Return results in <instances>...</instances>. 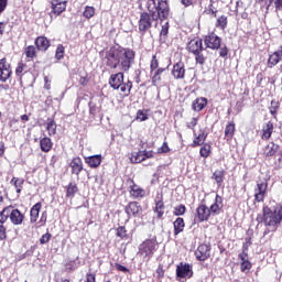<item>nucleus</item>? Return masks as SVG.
Segmentation results:
<instances>
[{"label": "nucleus", "instance_id": "nucleus-46", "mask_svg": "<svg viewBox=\"0 0 282 282\" xmlns=\"http://www.w3.org/2000/svg\"><path fill=\"white\" fill-rule=\"evenodd\" d=\"M205 14H207L208 17H214V19H217V9L215 8V4H213V2L208 6L207 9H205Z\"/></svg>", "mask_w": 282, "mask_h": 282}, {"label": "nucleus", "instance_id": "nucleus-4", "mask_svg": "<svg viewBox=\"0 0 282 282\" xmlns=\"http://www.w3.org/2000/svg\"><path fill=\"white\" fill-rule=\"evenodd\" d=\"M8 218L13 226H21L25 220V215H23L21 210L14 208L13 205H9L0 212V241H6V239H8V229L3 225L8 221Z\"/></svg>", "mask_w": 282, "mask_h": 282}, {"label": "nucleus", "instance_id": "nucleus-1", "mask_svg": "<svg viewBox=\"0 0 282 282\" xmlns=\"http://www.w3.org/2000/svg\"><path fill=\"white\" fill-rule=\"evenodd\" d=\"M145 8L148 12H141L138 21V29L142 35L151 31L153 23L158 25V21H166L171 14L169 0H148Z\"/></svg>", "mask_w": 282, "mask_h": 282}, {"label": "nucleus", "instance_id": "nucleus-47", "mask_svg": "<svg viewBox=\"0 0 282 282\" xmlns=\"http://www.w3.org/2000/svg\"><path fill=\"white\" fill-rule=\"evenodd\" d=\"M55 58L57 61H62V58H65V46L63 44H59L55 52Z\"/></svg>", "mask_w": 282, "mask_h": 282}, {"label": "nucleus", "instance_id": "nucleus-48", "mask_svg": "<svg viewBox=\"0 0 282 282\" xmlns=\"http://www.w3.org/2000/svg\"><path fill=\"white\" fill-rule=\"evenodd\" d=\"M174 215H175V217L186 215V205L181 204V205L174 207Z\"/></svg>", "mask_w": 282, "mask_h": 282}, {"label": "nucleus", "instance_id": "nucleus-39", "mask_svg": "<svg viewBox=\"0 0 282 282\" xmlns=\"http://www.w3.org/2000/svg\"><path fill=\"white\" fill-rule=\"evenodd\" d=\"M213 152V147L209 143H205L199 149L200 158H210V153Z\"/></svg>", "mask_w": 282, "mask_h": 282}, {"label": "nucleus", "instance_id": "nucleus-59", "mask_svg": "<svg viewBox=\"0 0 282 282\" xmlns=\"http://www.w3.org/2000/svg\"><path fill=\"white\" fill-rule=\"evenodd\" d=\"M142 153H143L144 160H150L151 158H154V152L152 150L150 151L143 150Z\"/></svg>", "mask_w": 282, "mask_h": 282}, {"label": "nucleus", "instance_id": "nucleus-40", "mask_svg": "<svg viewBox=\"0 0 282 282\" xmlns=\"http://www.w3.org/2000/svg\"><path fill=\"white\" fill-rule=\"evenodd\" d=\"M164 72H166V68L162 67L154 70V74L152 76V85L156 86L158 83L162 80V74H164Z\"/></svg>", "mask_w": 282, "mask_h": 282}, {"label": "nucleus", "instance_id": "nucleus-29", "mask_svg": "<svg viewBox=\"0 0 282 282\" xmlns=\"http://www.w3.org/2000/svg\"><path fill=\"white\" fill-rule=\"evenodd\" d=\"M24 56L28 61H34L39 56V48L34 45H28L24 47Z\"/></svg>", "mask_w": 282, "mask_h": 282}, {"label": "nucleus", "instance_id": "nucleus-30", "mask_svg": "<svg viewBox=\"0 0 282 282\" xmlns=\"http://www.w3.org/2000/svg\"><path fill=\"white\" fill-rule=\"evenodd\" d=\"M278 151H279V144L271 142L270 144L264 147L263 155L264 158H274Z\"/></svg>", "mask_w": 282, "mask_h": 282}, {"label": "nucleus", "instance_id": "nucleus-44", "mask_svg": "<svg viewBox=\"0 0 282 282\" xmlns=\"http://www.w3.org/2000/svg\"><path fill=\"white\" fill-rule=\"evenodd\" d=\"M135 120H139L140 122L149 120V110H138Z\"/></svg>", "mask_w": 282, "mask_h": 282}, {"label": "nucleus", "instance_id": "nucleus-37", "mask_svg": "<svg viewBox=\"0 0 282 282\" xmlns=\"http://www.w3.org/2000/svg\"><path fill=\"white\" fill-rule=\"evenodd\" d=\"M116 237L121 239V241H126L127 239H129V232L127 230V227L126 226H119L116 229Z\"/></svg>", "mask_w": 282, "mask_h": 282}, {"label": "nucleus", "instance_id": "nucleus-56", "mask_svg": "<svg viewBox=\"0 0 282 282\" xmlns=\"http://www.w3.org/2000/svg\"><path fill=\"white\" fill-rule=\"evenodd\" d=\"M169 22H165L161 28L160 36H169Z\"/></svg>", "mask_w": 282, "mask_h": 282}, {"label": "nucleus", "instance_id": "nucleus-61", "mask_svg": "<svg viewBox=\"0 0 282 282\" xmlns=\"http://www.w3.org/2000/svg\"><path fill=\"white\" fill-rule=\"evenodd\" d=\"M44 89H52V80H50V77L47 76L44 77Z\"/></svg>", "mask_w": 282, "mask_h": 282}, {"label": "nucleus", "instance_id": "nucleus-55", "mask_svg": "<svg viewBox=\"0 0 282 282\" xmlns=\"http://www.w3.org/2000/svg\"><path fill=\"white\" fill-rule=\"evenodd\" d=\"M279 109V102L272 100L271 107H270V113L271 116H276V110Z\"/></svg>", "mask_w": 282, "mask_h": 282}, {"label": "nucleus", "instance_id": "nucleus-24", "mask_svg": "<svg viewBox=\"0 0 282 282\" xmlns=\"http://www.w3.org/2000/svg\"><path fill=\"white\" fill-rule=\"evenodd\" d=\"M236 132H237V126L235 124V121H229L225 127L224 139L227 140V142H230V140L235 138Z\"/></svg>", "mask_w": 282, "mask_h": 282}, {"label": "nucleus", "instance_id": "nucleus-22", "mask_svg": "<svg viewBox=\"0 0 282 282\" xmlns=\"http://www.w3.org/2000/svg\"><path fill=\"white\" fill-rule=\"evenodd\" d=\"M238 259L241 261L240 262V271L248 274V272H250V270H252V262H250V260H248V252L239 253Z\"/></svg>", "mask_w": 282, "mask_h": 282}, {"label": "nucleus", "instance_id": "nucleus-31", "mask_svg": "<svg viewBox=\"0 0 282 282\" xmlns=\"http://www.w3.org/2000/svg\"><path fill=\"white\" fill-rule=\"evenodd\" d=\"M166 207H165V205H164V199L162 198V196H161V198L159 199V200H155V206H154V208H153V210H154V213L156 214V217L159 218V219H163V217H164V209H165Z\"/></svg>", "mask_w": 282, "mask_h": 282}, {"label": "nucleus", "instance_id": "nucleus-26", "mask_svg": "<svg viewBox=\"0 0 282 282\" xmlns=\"http://www.w3.org/2000/svg\"><path fill=\"white\" fill-rule=\"evenodd\" d=\"M28 72H30L28 64L23 61H20L15 67V76L18 78H20V80H21V79H23V76H25V74H28Z\"/></svg>", "mask_w": 282, "mask_h": 282}, {"label": "nucleus", "instance_id": "nucleus-20", "mask_svg": "<svg viewBox=\"0 0 282 282\" xmlns=\"http://www.w3.org/2000/svg\"><path fill=\"white\" fill-rule=\"evenodd\" d=\"M268 193V183H258L254 189V200L258 203L264 202Z\"/></svg>", "mask_w": 282, "mask_h": 282}, {"label": "nucleus", "instance_id": "nucleus-64", "mask_svg": "<svg viewBox=\"0 0 282 282\" xmlns=\"http://www.w3.org/2000/svg\"><path fill=\"white\" fill-rule=\"evenodd\" d=\"M275 10H282V0H275L274 1Z\"/></svg>", "mask_w": 282, "mask_h": 282}, {"label": "nucleus", "instance_id": "nucleus-33", "mask_svg": "<svg viewBox=\"0 0 282 282\" xmlns=\"http://www.w3.org/2000/svg\"><path fill=\"white\" fill-rule=\"evenodd\" d=\"M174 226V235L177 237L181 232H184V228H186V223H184V218L178 217L173 221Z\"/></svg>", "mask_w": 282, "mask_h": 282}, {"label": "nucleus", "instance_id": "nucleus-50", "mask_svg": "<svg viewBox=\"0 0 282 282\" xmlns=\"http://www.w3.org/2000/svg\"><path fill=\"white\" fill-rule=\"evenodd\" d=\"M165 270H164V265L159 264L156 268V279H159V281H162V279H164V274H165Z\"/></svg>", "mask_w": 282, "mask_h": 282}, {"label": "nucleus", "instance_id": "nucleus-35", "mask_svg": "<svg viewBox=\"0 0 282 282\" xmlns=\"http://www.w3.org/2000/svg\"><path fill=\"white\" fill-rule=\"evenodd\" d=\"M206 138H208V133H205L204 131L200 132L192 142L191 147L193 149L197 148V147H203V144H205L204 142H206Z\"/></svg>", "mask_w": 282, "mask_h": 282}, {"label": "nucleus", "instance_id": "nucleus-45", "mask_svg": "<svg viewBox=\"0 0 282 282\" xmlns=\"http://www.w3.org/2000/svg\"><path fill=\"white\" fill-rule=\"evenodd\" d=\"M155 69H160V61L158 59V55H153L150 62V72L153 74Z\"/></svg>", "mask_w": 282, "mask_h": 282}, {"label": "nucleus", "instance_id": "nucleus-53", "mask_svg": "<svg viewBox=\"0 0 282 282\" xmlns=\"http://www.w3.org/2000/svg\"><path fill=\"white\" fill-rule=\"evenodd\" d=\"M197 122H199V117H193L191 122H187V129H195L197 127Z\"/></svg>", "mask_w": 282, "mask_h": 282}, {"label": "nucleus", "instance_id": "nucleus-18", "mask_svg": "<svg viewBox=\"0 0 282 282\" xmlns=\"http://www.w3.org/2000/svg\"><path fill=\"white\" fill-rule=\"evenodd\" d=\"M69 166L72 175H76L77 177H79L80 173H83L85 169L83 164V159H80V156L73 158Z\"/></svg>", "mask_w": 282, "mask_h": 282}, {"label": "nucleus", "instance_id": "nucleus-3", "mask_svg": "<svg viewBox=\"0 0 282 282\" xmlns=\"http://www.w3.org/2000/svg\"><path fill=\"white\" fill-rule=\"evenodd\" d=\"M257 223L263 224V226L268 228L264 230L263 235L276 232L282 223V205L273 207V209L268 205H263L262 213L257 216Z\"/></svg>", "mask_w": 282, "mask_h": 282}, {"label": "nucleus", "instance_id": "nucleus-52", "mask_svg": "<svg viewBox=\"0 0 282 282\" xmlns=\"http://www.w3.org/2000/svg\"><path fill=\"white\" fill-rule=\"evenodd\" d=\"M219 56L220 58H228V54L230 52V50H228V46H223V47H219Z\"/></svg>", "mask_w": 282, "mask_h": 282}, {"label": "nucleus", "instance_id": "nucleus-25", "mask_svg": "<svg viewBox=\"0 0 282 282\" xmlns=\"http://www.w3.org/2000/svg\"><path fill=\"white\" fill-rule=\"evenodd\" d=\"M272 133H274V123L272 121H268L262 128L261 140H270V138H272Z\"/></svg>", "mask_w": 282, "mask_h": 282}, {"label": "nucleus", "instance_id": "nucleus-57", "mask_svg": "<svg viewBox=\"0 0 282 282\" xmlns=\"http://www.w3.org/2000/svg\"><path fill=\"white\" fill-rule=\"evenodd\" d=\"M198 0H181L182 6L185 8H191V6H195Z\"/></svg>", "mask_w": 282, "mask_h": 282}, {"label": "nucleus", "instance_id": "nucleus-36", "mask_svg": "<svg viewBox=\"0 0 282 282\" xmlns=\"http://www.w3.org/2000/svg\"><path fill=\"white\" fill-rule=\"evenodd\" d=\"M76 193H78V185L76 183H68L66 186V197L68 199H74Z\"/></svg>", "mask_w": 282, "mask_h": 282}, {"label": "nucleus", "instance_id": "nucleus-32", "mask_svg": "<svg viewBox=\"0 0 282 282\" xmlns=\"http://www.w3.org/2000/svg\"><path fill=\"white\" fill-rule=\"evenodd\" d=\"M212 180L216 182L217 186H221L224 180H226V170H216L212 175Z\"/></svg>", "mask_w": 282, "mask_h": 282}, {"label": "nucleus", "instance_id": "nucleus-5", "mask_svg": "<svg viewBox=\"0 0 282 282\" xmlns=\"http://www.w3.org/2000/svg\"><path fill=\"white\" fill-rule=\"evenodd\" d=\"M221 210H224V198L219 196V194H216L215 200L210 207L206 206V204L198 205L195 219L198 224H204V221H208L212 216L221 215Z\"/></svg>", "mask_w": 282, "mask_h": 282}, {"label": "nucleus", "instance_id": "nucleus-14", "mask_svg": "<svg viewBox=\"0 0 282 282\" xmlns=\"http://www.w3.org/2000/svg\"><path fill=\"white\" fill-rule=\"evenodd\" d=\"M67 10V1L61 0H52L51 1V19H56V17H61L63 12Z\"/></svg>", "mask_w": 282, "mask_h": 282}, {"label": "nucleus", "instance_id": "nucleus-17", "mask_svg": "<svg viewBox=\"0 0 282 282\" xmlns=\"http://www.w3.org/2000/svg\"><path fill=\"white\" fill-rule=\"evenodd\" d=\"M176 276L178 279H191L193 276V267L188 263L181 262L180 264L176 265Z\"/></svg>", "mask_w": 282, "mask_h": 282}, {"label": "nucleus", "instance_id": "nucleus-49", "mask_svg": "<svg viewBox=\"0 0 282 282\" xmlns=\"http://www.w3.org/2000/svg\"><path fill=\"white\" fill-rule=\"evenodd\" d=\"M66 272H74L78 265H76V260H70L65 263Z\"/></svg>", "mask_w": 282, "mask_h": 282}, {"label": "nucleus", "instance_id": "nucleus-63", "mask_svg": "<svg viewBox=\"0 0 282 282\" xmlns=\"http://www.w3.org/2000/svg\"><path fill=\"white\" fill-rule=\"evenodd\" d=\"M0 91H10V86L6 83L0 84Z\"/></svg>", "mask_w": 282, "mask_h": 282}, {"label": "nucleus", "instance_id": "nucleus-2", "mask_svg": "<svg viewBox=\"0 0 282 282\" xmlns=\"http://www.w3.org/2000/svg\"><path fill=\"white\" fill-rule=\"evenodd\" d=\"M104 61L109 69L121 67L122 72H129L135 61V51L122 46H112L106 52Z\"/></svg>", "mask_w": 282, "mask_h": 282}, {"label": "nucleus", "instance_id": "nucleus-10", "mask_svg": "<svg viewBox=\"0 0 282 282\" xmlns=\"http://www.w3.org/2000/svg\"><path fill=\"white\" fill-rule=\"evenodd\" d=\"M127 184H129L128 193L131 199H144V197H147V189L140 187L133 178H128Z\"/></svg>", "mask_w": 282, "mask_h": 282}, {"label": "nucleus", "instance_id": "nucleus-19", "mask_svg": "<svg viewBox=\"0 0 282 282\" xmlns=\"http://www.w3.org/2000/svg\"><path fill=\"white\" fill-rule=\"evenodd\" d=\"M34 45L37 52H47L52 45V42L45 35H40L35 39Z\"/></svg>", "mask_w": 282, "mask_h": 282}, {"label": "nucleus", "instance_id": "nucleus-62", "mask_svg": "<svg viewBox=\"0 0 282 282\" xmlns=\"http://www.w3.org/2000/svg\"><path fill=\"white\" fill-rule=\"evenodd\" d=\"M88 84H89V78L87 76L79 78V85H82V87H87Z\"/></svg>", "mask_w": 282, "mask_h": 282}, {"label": "nucleus", "instance_id": "nucleus-60", "mask_svg": "<svg viewBox=\"0 0 282 282\" xmlns=\"http://www.w3.org/2000/svg\"><path fill=\"white\" fill-rule=\"evenodd\" d=\"M6 8H8V0H0V14L6 12Z\"/></svg>", "mask_w": 282, "mask_h": 282}, {"label": "nucleus", "instance_id": "nucleus-9", "mask_svg": "<svg viewBox=\"0 0 282 282\" xmlns=\"http://www.w3.org/2000/svg\"><path fill=\"white\" fill-rule=\"evenodd\" d=\"M41 208H43V203L39 202L30 209V224L35 225V228H43L47 224V212H43L41 215ZM39 215H41L40 220Z\"/></svg>", "mask_w": 282, "mask_h": 282}, {"label": "nucleus", "instance_id": "nucleus-41", "mask_svg": "<svg viewBox=\"0 0 282 282\" xmlns=\"http://www.w3.org/2000/svg\"><path fill=\"white\" fill-rule=\"evenodd\" d=\"M215 28H218V30H226V28H228V17H226V15H220V17L216 20Z\"/></svg>", "mask_w": 282, "mask_h": 282}, {"label": "nucleus", "instance_id": "nucleus-34", "mask_svg": "<svg viewBox=\"0 0 282 282\" xmlns=\"http://www.w3.org/2000/svg\"><path fill=\"white\" fill-rule=\"evenodd\" d=\"M10 184L14 186L15 193L18 195H21V192L23 191V185L25 184V180L13 176Z\"/></svg>", "mask_w": 282, "mask_h": 282}, {"label": "nucleus", "instance_id": "nucleus-42", "mask_svg": "<svg viewBox=\"0 0 282 282\" xmlns=\"http://www.w3.org/2000/svg\"><path fill=\"white\" fill-rule=\"evenodd\" d=\"M130 161L132 164H140L141 162H144V152L139 151L137 153H132Z\"/></svg>", "mask_w": 282, "mask_h": 282}, {"label": "nucleus", "instance_id": "nucleus-12", "mask_svg": "<svg viewBox=\"0 0 282 282\" xmlns=\"http://www.w3.org/2000/svg\"><path fill=\"white\" fill-rule=\"evenodd\" d=\"M210 250H213L210 243L203 242L198 245L194 252L196 261H208V258L210 257Z\"/></svg>", "mask_w": 282, "mask_h": 282}, {"label": "nucleus", "instance_id": "nucleus-23", "mask_svg": "<svg viewBox=\"0 0 282 282\" xmlns=\"http://www.w3.org/2000/svg\"><path fill=\"white\" fill-rule=\"evenodd\" d=\"M86 164H88L89 169H98L100 164H102V155L95 154L91 156L85 158Z\"/></svg>", "mask_w": 282, "mask_h": 282}, {"label": "nucleus", "instance_id": "nucleus-43", "mask_svg": "<svg viewBox=\"0 0 282 282\" xmlns=\"http://www.w3.org/2000/svg\"><path fill=\"white\" fill-rule=\"evenodd\" d=\"M96 15V8L94 7H85V10L83 12V17H85V19H91Z\"/></svg>", "mask_w": 282, "mask_h": 282}, {"label": "nucleus", "instance_id": "nucleus-58", "mask_svg": "<svg viewBox=\"0 0 282 282\" xmlns=\"http://www.w3.org/2000/svg\"><path fill=\"white\" fill-rule=\"evenodd\" d=\"M115 268H116V270H118V272H123L124 274H127V272H129V269H127V267H124L120 263H116Z\"/></svg>", "mask_w": 282, "mask_h": 282}, {"label": "nucleus", "instance_id": "nucleus-8", "mask_svg": "<svg viewBox=\"0 0 282 282\" xmlns=\"http://www.w3.org/2000/svg\"><path fill=\"white\" fill-rule=\"evenodd\" d=\"M158 237L154 236L152 238L145 239L142 243L139 245L138 254L139 257H143V259H148V261H150V259H153V254L158 252Z\"/></svg>", "mask_w": 282, "mask_h": 282}, {"label": "nucleus", "instance_id": "nucleus-51", "mask_svg": "<svg viewBox=\"0 0 282 282\" xmlns=\"http://www.w3.org/2000/svg\"><path fill=\"white\" fill-rule=\"evenodd\" d=\"M51 239H52V234L46 232V234L42 235V237L40 238L41 246H45V243H50Z\"/></svg>", "mask_w": 282, "mask_h": 282}, {"label": "nucleus", "instance_id": "nucleus-54", "mask_svg": "<svg viewBox=\"0 0 282 282\" xmlns=\"http://www.w3.org/2000/svg\"><path fill=\"white\" fill-rule=\"evenodd\" d=\"M170 152H171V148H169L167 142H163L162 147L158 149V153H170Z\"/></svg>", "mask_w": 282, "mask_h": 282}, {"label": "nucleus", "instance_id": "nucleus-28", "mask_svg": "<svg viewBox=\"0 0 282 282\" xmlns=\"http://www.w3.org/2000/svg\"><path fill=\"white\" fill-rule=\"evenodd\" d=\"M53 147L54 143L52 142V139L50 137H44L40 140V149L43 153H50Z\"/></svg>", "mask_w": 282, "mask_h": 282}, {"label": "nucleus", "instance_id": "nucleus-15", "mask_svg": "<svg viewBox=\"0 0 282 282\" xmlns=\"http://www.w3.org/2000/svg\"><path fill=\"white\" fill-rule=\"evenodd\" d=\"M171 74L175 80H184V78H186V65L184 62L180 61L175 63Z\"/></svg>", "mask_w": 282, "mask_h": 282}, {"label": "nucleus", "instance_id": "nucleus-21", "mask_svg": "<svg viewBox=\"0 0 282 282\" xmlns=\"http://www.w3.org/2000/svg\"><path fill=\"white\" fill-rule=\"evenodd\" d=\"M280 61H282V45L278 48V51L269 55L267 67H269V69H272L273 67H276V64Z\"/></svg>", "mask_w": 282, "mask_h": 282}, {"label": "nucleus", "instance_id": "nucleus-6", "mask_svg": "<svg viewBox=\"0 0 282 282\" xmlns=\"http://www.w3.org/2000/svg\"><path fill=\"white\" fill-rule=\"evenodd\" d=\"M186 50L189 54L195 56L196 65H206L208 57L204 55L206 48L204 47V40H202V37H194L186 45Z\"/></svg>", "mask_w": 282, "mask_h": 282}, {"label": "nucleus", "instance_id": "nucleus-13", "mask_svg": "<svg viewBox=\"0 0 282 282\" xmlns=\"http://www.w3.org/2000/svg\"><path fill=\"white\" fill-rule=\"evenodd\" d=\"M204 43L208 50H219V47H221V37L215 32H209L204 36Z\"/></svg>", "mask_w": 282, "mask_h": 282}, {"label": "nucleus", "instance_id": "nucleus-27", "mask_svg": "<svg viewBox=\"0 0 282 282\" xmlns=\"http://www.w3.org/2000/svg\"><path fill=\"white\" fill-rule=\"evenodd\" d=\"M208 105V99L206 97L196 98L192 104L193 111H203Z\"/></svg>", "mask_w": 282, "mask_h": 282}, {"label": "nucleus", "instance_id": "nucleus-7", "mask_svg": "<svg viewBox=\"0 0 282 282\" xmlns=\"http://www.w3.org/2000/svg\"><path fill=\"white\" fill-rule=\"evenodd\" d=\"M109 85L112 89H120L123 98L131 96V89H133V82H124V73H116L110 75Z\"/></svg>", "mask_w": 282, "mask_h": 282}, {"label": "nucleus", "instance_id": "nucleus-38", "mask_svg": "<svg viewBox=\"0 0 282 282\" xmlns=\"http://www.w3.org/2000/svg\"><path fill=\"white\" fill-rule=\"evenodd\" d=\"M56 121H54V119L48 118L46 120V131L48 133V135H56Z\"/></svg>", "mask_w": 282, "mask_h": 282}, {"label": "nucleus", "instance_id": "nucleus-16", "mask_svg": "<svg viewBox=\"0 0 282 282\" xmlns=\"http://www.w3.org/2000/svg\"><path fill=\"white\" fill-rule=\"evenodd\" d=\"M124 213L128 217H140L142 215V205L139 202L132 200L124 207Z\"/></svg>", "mask_w": 282, "mask_h": 282}, {"label": "nucleus", "instance_id": "nucleus-11", "mask_svg": "<svg viewBox=\"0 0 282 282\" xmlns=\"http://www.w3.org/2000/svg\"><path fill=\"white\" fill-rule=\"evenodd\" d=\"M12 78V64L7 57L0 58V83H8Z\"/></svg>", "mask_w": 282, "mask_h": 282}]
</instances>
